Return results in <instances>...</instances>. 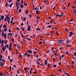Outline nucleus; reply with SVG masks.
<instances>
[{
    "mask_svg": "<svg viewBox=\"0 0 76 76\" xmlns=\"http://www.w3.org/2000/svg\"><path fill=\"white\" fill-rule=\"evenodd\" d=\"M30 55L29 54H28L27 55V57H30Z\"/></svg>",
    "mask_w": 76,
    "mask_h": 76,
    "instance_id": "47",
    "label": "nucleus"
},
{
    "mask_svg": "<svg viewBox=\"0 0 76 76\" xmlns=\"http://www.w3.org/2000/svg\"><path fill=\"white\" fill-rule=\"evenodd\" d=\"M9 49L10 51H11V48H10V46H9Z\"/></svg>",
    "mask_w": 76,
    "mask_h": 76,
    "instance_id": "36",
    "label": "nucleus"
},
{
    "mask_svg": "<svg viewBox=\"0 0 76 76\" xmlns=\"http://www.w3.org/2000/svg\"><path fill=\"white\" fill-rule=\"evenodd\" d=\"M4 64H0V66L1 67H3L4 66Z\"/></svg>",
    "mask_w": 76,
    "mask_h": 76,
    "instance_id": "38",
    "label": "nucleus"
},
{
    "mask_svg": "<svg viewBox=\"0 0 76 76\" xmlns=\"http://www.w3.org/2000/svg\"><path fill=\"white\" fill-rule=\"evenodd\" d=\"M74 54L75 56H76V52H74Z\"/></svg>",
    "mask_w": 76,
    "mask_h": 76,
    "instance_id": "46",
    "label": "nucleus"
},
{
    "mask_svg": "<svg viewBox=\"0 0 76 76\" xmlns=\"http://www.w3.org/2000/svg\"><path fill=\"white\" fill-rule=\"evenodd\" d=\"M8 16L9 15H7V21H8V23H10V18L9 17H8Z\"/></svg>",
    "mask_w": 76,
    "mask_h": 76,
    "instance_id": "1",
    "label": "nucleus"
},
{
    "mask_svg": "<svg viewBox=\"0 0 76 76\" xmlns=\"http://www.w3.org/2000/svg\"><path fill=\"white\" fill-rule=\"evenodd\" d=\"M27 4H25V1L24 2V5L25 6H26L27 5Z\"/></svg>",
    "mask_w": 76,
    "mask_h": 76,
    "instance_id": "17",
    "label": "nucleus"
},
{
    "mask_svg": "<svg viewBox=\"0 0 76 76\" xmlns=\"http://www.w3.org/2000/svg\"><path fill=\"white\" fill-rule=\"evenodd\" d=\"M12 61H13V60H12V59L10 60V61L11 63H12Z\"/></svg>",
    "mask_w": 76,
    "mask_h": 76,
    "instance_id": "59",
    "label": "nucleus"
},
{
    "mask_svg": "<svg viewBox=\"0 0 76 76\" xmlns=\"http://www.w3.org/2000/svg\"><path fill=\"white\" fill-rule=\"evenodd\" d=\"M28 53H29L30 54H32V51L31 50H28Z\"/></svg>",
    "mask_w": 76,
    "mask_h": 76,
    "instance_id": "6",
    "label": "nucleus"
},
{
    "mask_svg": "<svg viewBox=\"0 0 76 76\" xmlns=\"http://www.w3.org/2000/svg\"><path fill=\"white\" fill-rule=\"evenodd\" d=\"M30 74H32V71L31 70L30 71Z\"/></svg>",
    "mask_w": 76,
    "mask_h": 76,
    "instance_id": "57",
    "label": "nucleus"
},
{
    "mask_svg": "<svg viewBox=\"0 0 76 76\" xmlns=\"http://www.w3.org/2000/svg\"><path fill=\"white\" fill-rule=\"evenodd\" d=\"M42 42H40L39 43V45H41V44H42Z\"/></svg>",
    "mask_w": 76,
    "mask_h": 76,
    "instance_id": "42",
    "label": "nucleus"
},
{
    "mask_svg": "<svg viewBox=\"0 0 76 76\" xmlns=\"http://www.w3.org/2000/svg\"><path fill=\"white\" fill-rule=\"evenodd\" d=\"M27 30L28 31H31V26L29 25L28 26Z\"/></svg>",
    "mask_w": 76,
    "mask_h": 76,
    "instance_id": "2",
    "label": "nucleus"
},
{
    "mask_svg": "<svg viewBox=\"0 0 76 76\" xmlns=\"http://www.w3.org/2000/svg\"><path fill=\"white\" fill-rule=\"evenodd\" d=\"M7 28H5V29L4 30L5 32H6L7 31Z\"/></svg>",
    "mask_w": 76,
    "mask_h": 76,
    "instance_id": "20",
    "label": "nucleus"
},
{
    "mask_svg": "<svg viewBox=\"0 0 76 76\" xmlns=\"http://www.w3.org/2000/svg\"><path fill=\"white\" fill-rule=\"evenodd\" d=\"M2 61L4 62V63H5V61H4V60L3 59L2 60Z\"/></svg>",
    "mask_w": 76,
    "mask_h": 76,
    "instance_id": "32",
    "label": "nucleus"
},
{
    "mask_svg": "<svg viewBox=\"0 0 76 76\" xmlns=\"http://www.w3.org/2000/svg\"><path fill=\"white\" fill-rule=\"evenodd\" d=\"M12 0H9L8 1V2H12Z\"/></svg>",
    "mask_w": 76,
    "mask_h": 76,
    "instance_id": "64",
    "label": "nucleus"
},
{
    "mask_svg": "<svg viewBox=\"0 0 76 76\" xmlns=\"http://www.w3.org/2000/svg\"><path fill=\"white\" fill-rule=\"evenodd\" d=\"M29 16L30 18H31V17H32V16L30 14L29 15Z\"/></svg>",
    "mask_w": 76,
    "mask_h": 76,
    "instance_id": "51",
    "label": "nucleus"
},
{
    "mask_svg": "<svg viewBox=\"0 0 76 76\" xmlns=\"http://www.w3.org/2000/svg\"><path fill=\"white\" fill-rule=\"evenodd\" d=\"M74 11L73 12V13H76V10H73Z\"/></svg>",
    "mask_w": 76,
    "mask_h": 76,
    "instance_id": "18",
    "label": "nucleus"
},
{
    "mask_svg": "<svg viewBox=\"0 0 76 76\" xmlns=\"http://www.w3.org/2000/svg\"><path fill=\"white\" fill-rule=\"evenodd\" d=\"M6 36H7V35L6 34H4L3 37H6Z\"/></svg>",
    "mask_w": 76,
    "mask_h": 76,
    "instance_id": "35",
    "label": "nucleus"
},
{
    "mask_svg": "<svg viewBox=\"0 0 76 76\" xmlns=\"http://www.w3.org/2000/svg\"><path fill=\"white\" fill-rule=\"evenodd\" d=\"M72 9H76V7L75 6H73L72 7Z\"/></svg>",
    "mask_w": 76,
    "mask_h": 76,
    "instance_id": "31",
    "label": "nucleus"
},
{
    "mask_svg": "<svg viewBox=\"0 0 76 76\" xmlns=\"http://www.w3.org/2000/svg\"><path fill=\"white\" fill-rule=\"evenodd\" d=\"M21 4H23V3H24V2H23V0H21Z\"/></svg>",
    "mask_w": 76,
    "mask_h": 76,
    "instance_id": "30",
    "label": "nucleus"
},
{
    "mask_svg": "<svg viewBox=\"0 0 76 76\" xmlns=\"http://www.w3.org/2000/svg\"><path fill=\"white\" fill-rule=\"evenodd\" d=\"M44 2L45 3H48L49 1H46V0H45L44 1Z\"/></svg>",
    "mask_w": 76,
    "mask_h": 76,
    "instance_id": "29",
    "label": "nucleus"
},
{
    "mask_svg": "<svg viewBox=\"0 0 76 76\" xmlns=\"http://www.w3.org/2000/svg\"><path fill=\"white\" fill-rule=\"evenodd\" d=\"M7 19V16L5 17L4 20V21H5L6 20V19Z\"/></svg>",
    "mask_w": 76,
    "mask_h": 76,
    "instance_id": "33",
    "label": "nucleus"
},
{
    "mask_svg": "<svg viewBox=\"0 0 76 76\" xmlns=\"http://www.w3.org/2000/svg\"><path fill=\"white\" fill-rule=\"evenodd\" d=\"M51 28V26L49 25L47 27V28Z\"/></svg>",
    "mask_w": 76,
    "mask_h": 76,
    "instance_id": "27",
    "label": "nucleus"
},
{
    "mask_svg": "<svg viewBox=\"0 0 76 76\" xmlns=\"http://www.w3.org/2000/svg\"><path fill=\"white\" fill-rule=\"evenodd\" d=\"M4 41H5L4 42V43H7V42H8V41H7V40H6V39H5Z\"/></svg>",
    "mask_w": 76,
    "mask_h": 76,
    "instance_id": "12",
    "label": "nucleus"
},
{
    "mask_svg": "<svg viewBox=\"0 0 76 76\" xmlns=\"http://www.w3.org/2000/svg\"><path fill=\"white\" fill-rule=\"evenodd\" d=\"M25 20H26V18L24 17L23 19V21H25Z\"/></svg>",
    "mask_w": 76,
    "mask_h": 76,
    "instance_id": "37",
    "label": "nucleus"
},
{
    "mask_svg": "<svg viewBox=\"0 0 76 76\" xmlns=\"http://www.w3.org/2000/svg\"><path fill=\"white\" fill-rule=\"evenodd\" d=\"M37 19H39V17L38 16H37Z\"/></svg>",
    "mask_w": 76,
    "mask_h": 76,
    "instance_id": "56",
    "label": "nucleus"
},
{
    "mask_svg": "<svg viewBox=\"0 0 76 76\" xmlns=\"http://www.w3.org/2000/svg\"><path fill=\"white\" fill-rule=\"evenodd\" d=\"M18 3H19V2H17V1L16 2V5H18Z\"/></svg>",
    "mask_w": 76,
    "mask_h": 76,
    "instance_id": "41",
    "label": "nucleus"
},
{
    "mask_svg": "<svg viewBox=\"0 0 76 76\" xmlns=\"http://www.w3.org/2000/svg\"><path fill=\"white\" fill-rule=\"evenodd\" d=\"M18 56L19 57H22V55H19Z\"/></svg>",
    "mask_w": 76,
    "mask_h": 76,
    "instance_id": "54",
    "label": "nucleus"
},
{
    "mask_svg": "<svg viewBox=\"0 0 76 76\" xmlns=\"http://www.w3.org/2000/svg\"><path fill=\"white\" fill-rule=\"evenodd\" d=\"M9 32H11V30H10V28H9Z\"/></svg>",
    "mask_w": 76,
    "mask_h": 76,
    "instance_id": "44",
    "label": "nucleus"
},
{
    "mask_svg": "<svg viewBox=\"0 0 76 76\" xmlns=\"http://www.w3.org/2000/svg\"><path fill=\"white\" fill-rule=\"evenodd\" d=\"M12 5H13V3H12L10 5V7H11L12 6Z\"/></svg>",
    "mask_w": 76,
    "mask_h": 76,
    "instance_id": "23",
    "label": "nucleus"
},
{
    "mask_svg": "<svg viewBox=\"0 0 76 76\" xmlns=\"http://www.w3.org/2000/svg\"><path fill=\"white\" fill-rule=\"evenodd\" d=\"M10 71H12V66H10Z\"/></svg>",
    "mask_w": 76,
    "mask_h": 76,
    "instance_id": "34",
    "label": "nucleus"
},
{
    "mask_svg": "<svg viewBox=\"0 0 76 76\" xmlns=\"http://www.w3.org/2000/svg\"><path fill=\"white\" fill-rule=\"evenodd\" d=\"M12 41L13 42H14V39L12 38Z\"/></svg>",
    "mask_w": 76,
    "mask_h": 76,
    "instance_id": "53",
    "label": "nucleus"
},
{
    "mask_svg": "<svg viewBox=\"0 0 76 76\" xmlns=\"http://www.w3.org/2000/svg\"><path fill=\"white\" fill-rule=\"evenodd\" d=\"M48 67L49 68V67H50V64H48Z\"/></svg>",
    "mask_w": 76,
    "mask_h": 76,
    "instance_id": "19",
    "label": "nucleus"
},
{
    "mask_svg": "<svg viewBox=\"0 0 76 76\" xmlns=\"http://www.w3.org/2000/svg\"><path fill=\"white\" fill-rule=\"evenodd\" d=\"M17 46H18V48H19L20 47V45H17Z\"/></svg>",
    "mask_w": 76,
    "mask_h": 76,
    "instance_id": "62",
    "label": "nucleus"
},
{
    "mask_svg": "<svg viewBox=\"0 0 76 76\" xmlns=\"http://www.w3.org/2000/svg\"><path fill=\"white\" fill-rule=\"evenodd\" d=\"M56 66H57L56 65H53L54 67H56Z\"/></svg>",
    "mask_w": 76,
    "mask_h": 76,
    "instance_id": "48",
    "label": "nucleus"
},
{
    "mask_svg": "<svg viewBox=\"0 0 76 76\" xmlns=\"http://www.w3.org/2000/svg\"><path fill=\"white\" fill-rule=\"evenodd\" d=\"M36 53H37L36 52H35V51L34 52V54H35Z\"/></svg>",
    "mask_w": 76,
    "mask_h": 76,
    "instance_id": "52",
    "label": "nucleus"
},
{
    "mask_svg": "<svg viewBox=\"0 0 76 76\" xmlns=\"http://www.w3.org/2000/svg\"><path fill=\"white\" fill-rule=\"evenodd\" d=\"M58 42H59V43H63L64 42V40H58Z\"/></svg>",
    "mask_w": 76,
    "mask_h": 76,
    "instance_id": "3",
    "label": "nucleus"
},
{
    "mask_svg": "<svg viewBox=\"0 0 76 76\" xmlns=\"http://www.w3.org/2000/svg\"><path fill=\"white\" fill-rule=\"evenodd\" d=\"M70 41H71V40H69V39L67 40L66 41V43H69V42H70Z\"/></svg>",
    "mask_w": 76,
    "mask_h": 76,
    "instance_id": "11",
    "label": "nucleus"
},
{
    "mask_svg": "<svg viewBox=\"0 0 76 76\" xmlns=\"http://www.w3.org/2000/svg\"><path fill=\"white\" fill-rule=\"evenodd\" d=\"M37 9V7H36L34 9V10H36Z\"/></svg>",
    "mask_w": 76,
    "mask_h": 76,
    "instance_id": "55",
    "label": "nucleus"
},
{
    "mask_svg": "<svg viewBox=\"0 0 76 76\" xmlns=\"http://www.w3.org/2000/svg\"><path fill=\"white\" fill-rule=\"evenodd\" d=\"M58 70V71L61 72H62V71H61V69H59Z\"/></svg>",
    "mask_w": 76,
    "mask_h": 76,
    "instance_id": "45",
    "label": "nucleus"
},
{
    "mask_svg": "<svg viewBox=\"0 0 76 76\" xmlns=\"http://www.w3.org/2000/svg\"><path fill=\"white\" fill-rule=\"evenodd\" d=\"M21 12H22V10H21V9H20L19 11V13H20Z\"/></svg>",
    "mask_w": 76,
    "mask_h": 76,
    "instance_id": "28",
    "label": "nucleus"
},
{
    "mask_svg": "<svg viewBox=\"0 0 76 76\" xmlns=\"http://www.w3.org/2000/svg\"><path fill=\"white\" fill-rule=\"evenodd\" d=\"M28 12H29V11L28 10H26V13L27 14H28Z\"/></svg>",
    "mask_w": 76,
    "mask_h": 76,
    "instance_id": "16",
    "label": "nucleus"
},
{
    "mask_svg": "<svg viewBox=\"0 0 76 76\" xmlns=\"http://www.w3.org/2000/svg\"><path fill=\"white\" fill-rule=\"evenodd\" d=\"M27 39L28 40H29V41H31V39H29V38H27Z\"/></svg>",
    "mask_w": 76,
    "mask_h": 76,
    "instance_id": "25",
    "label": "nucleus"
},
{
    "mask_svg": "<svg viewBox=\"0 0 76 76\" xmlns=\"http://www.w3.org/2000/svg\"><path fill=\"white\" fill-rule=\"evenodd\" d=\"M37 23H38V22H39V20L37 19Z\"/></svg>",
    "mask_w": 76,
    "mask_h": 76,
    "instance_id": "61",
    "label": "nucleus"
},
{
    "mask_svg": "<svg viewBox=\"0 0 76 76\" xmlns=\"http://www.w3.org/2000/svg\"><path fill=\"white\" fill-rule=\"evenodd\" d=\"M53 61H56V59H55V58H53Z\"/></svg>",
    "mask_w": 76,
    "mask_h": 76,
    "instance_id": "49",
    "label": "nucleus"
},
{
    "mask_svg": "<svg viewBox=\"0 0 76 76\" xmlns=\"http://www.w3.org/2000/svg\"><path fill=\"white\" fill-rule=\"evenodd\" d=\"M3 28H4L5 29H6V26L5 25H4L3 26Z\"/></svg>",
    "mask_w": 76,
    "mask_h": 76,
    "instance_id": "24",
    "label": "nucleus"
},
{
    "mask_svg": "<svg viewBox=\"0 0 76 76\" xmlns=\"http://www.w3.org/2000/svg\"><path fill=\"white\" fill-rule=\"evenodd\" d=\"M21 36H22L23 38H24V36H23V35L22 33H21Z\"/></svg>",
    "mask_w": 76,
    "mask_h": 76,
    "instance_id": "21",
    "label": "nucleus"
},
{
    "mask_svg": "<svg viewBox=\"0 0 76 76\" xmlns=\"http://www.w3.org/2000/svg\"><path fill=\"white\" fill-rule=\"evenodd\" d=\"M36 14H39V11H38V10H37L36 11Z\"/></svg>",
    "mask_w": 76,
    "mask_h": 76,
    "instance_id": "9",
    "label": "nucleus"
},
{
    "mask_svg": "<svg viewBox=\"0 0 76 76\" xmlns=\"http://www.w3.org/2000/svg\"><path fill=\"white\" fill-rule=\"evenodd\" d=\"M8 35H11V36H12L13 35V34L11 33H10V34H8Z\"/></svg>",
    "mask_w": 76,
    "mask_h": 76,
    "instance_id": "13",
    "label": "nucleus"
},
{
    "mask_svg": "<svg viewBox=\"0 0 76 76\" xmlns=\"http://www.w3.org/2000/svg\"><path fill=\"white\" fill-rule=\"evenodd\" d=\"M4 42V40H2V41H0V43L1 44H3Z\"/></svg>",
    "mask_w": 76,
    "mask_h": 76,
    "instance_id": "15",
    "label": "nucleus"
},
{
    "mask_svg": "<svg viewBox=\"0 0 76 76\" xmlns=\"http://www.w3.org/2000/svg\"><path fill=\"white\" fill-rule=\"evenodd\" d=\"M2 57H3V56H2V55H1V56H0V58Z\"/></svg>",
    "mask_w": 76,
    "mask_h": 76,
    "instance_id": "60",
    "label": "nucleus"
},
{
    "mask_svg": "<svg viewBox=\"0 0 76 76\" xmlns=\"http://www.w3.org/2000/svg\"><path fill=\"white\" fill-rule=\"evenodd\" d=\"M66 54H67V55H69V52L68 51H67L66 53Z\"/></svg>",
    "mask_w": 76,
    "mask_h": 76,
    "instance_id": "43",
    "label": "nucleus"
},
{
    "mask_svg": "<svg viewBox=\"0 0 76 76\" xmlns=\"http://www.w3.org/2000/svg\"><path fill=\"white\" fill-rule=\"evenodd\" d=\"M59 59L60 60H61V56H60V57H59Z\"/></svg>",
    "mask_w": 76,
    "mask_h": 76,
    "instance_id": "50",
    "label": "nucleus"
},
{
    "mask_svg": "<svg viewBox=\"0 0 76 76\" xmlns=\"http://www.w3.org/2000/svg\"><path fill=\"white\" fill-rule=\"evenodd\" d=\"M56 16L57 17H58L59 18H61V16H63V15H56Z\"/></svg>",
    "mask_w": 76,
    "mask_h": 76,
    "instance_id": "4",
    "label": "nucleus"
},
{
    "mask_svg": "<svg viewBox=\"0 0 76 76\" xmlns=\"http://www.w3.org/2000/svg\"><path fill=\"white\" fill-rule=\"evenodd\" d=\"M69 34H70L69 35V37H72V35H73V32L71 31L69 33Z\"/></svg>",
    "mask_w": 76,
    "mask_h": 76,
    "instance_id": "5",
    "label": "nucleus"
},
{
    "mask_svg": "<svg viewBox=\"0 0 76 76\" xmlns=\"http://www.w3.org/2000/svg\"><path fill=\"white\" fill-rule=\"evenodd\" d=\"M2 50L3 51H5V48H4V46H3Z\"/></svg>",
    "mask_w": 76,
    "mask_h": 76,
    "instance_id": "8",
    "label": "nucleus"
},
{
    "mask_svg": "<svg viewBox=\"0 0 76 76\" xmlns=\"http://www.w3.org/2000/svg\"><path fill=\"white\" fill-rule=\"evenodd\" d=\"M36 63H37V64H38V65H39L40 64V63L38 61H36Z\"/></svg>",
    "mask_w": 76,
    "mask_h": 76,
    "instance_id": "26",
    "label": "nucleus"
},
{
    "mask_svg": "<svg viewBox=\"0 0 76 76\" xmlns=\"http://www.w3.org/2000/svg\"><path fill=\"white\" fill-rule=\"evenodd\" d=\"M25 55H26V56H27V55L28 54V53H24Z\"/></svg>",
    "mask_w": 76,
    "mask_h": 76,
    "instance_id": "40",
    "label": "nucleus"
},
{
    "mask_svg": "<svg viewBox=\"0 0 76 76\" xmlns=\"http://www.w3.org/2000/svg\"><path fill=\"white\" fill-rule=\"evenodd\" d=\"M45 62V65H47V60H46Z\"/></svg>",
    "mask_w": 76,
    "mask_h": 76,
    "instance_id": "10",
    "label": "nucleus"
},
{
    "mask_svg": "<svg viewBox=\"0 0 76 76\" xmlns=\"http://www.w3.org/2000/svg\"><path fill=\"white\" fill-rule=\"evenodd\" d=\"M37 31H41V29L40 28H37L36 29Z\"/></svg>",
    "mask_w": 76,
    "mask_h": 76,
    "instance_id": "22",
    "label": "nucleus"
},
{
    "mask_svg": "<svg viewBox=\"0 0 76 76\" xmlns=\"http://www.w3.org/2000/svg\"><path fill=\"white\" fill-rule=\"evenodd\" d=\"M4 16L2 15L1 17V20H3V19H4Z\"/></svg>",
    "mask_w": 76,
    "mask_h": 76,
    "instance_id": "7",
    "label": "nucleus"
},
{
    "mask_svg": "<svg viewBox=\"0 0 76 76\" xmlns=\"http://www.w3.org/2000/svg\"><path fill=\"white\" fill-rule=\"evenodd\" d=\"M70 3H69L68 4V7H69V6H70Z\"/></svg>",
    "mask_w": 76,
    "mask_h": 76,
    "instance_id": "58",
    "label": "nucleus"
},
{
    "mask_svg": "<svg viewBox=\"0 0 76 76\" xmlns=\"http://www.w3.org/2000/svg\"><path fill=\"white\" fill-rule=\"evenodd\" d=\"M8 3V2H7V3H6V7H7V6H7Z\"/></svg>",
    "mask_w": 76,
    "mask_h": 76,
    "instance_id": "39",
    "label": "nucleus"
},
{
    "mask_svg": "<svg viewBox=\"0 0 76 76\" xmlns=\"http://www.w3.org/2000/svg\"><path fill=\"white\" fill-rule=\"evenodd\" d=\"M20 7L22 8V9H23V5L21 4L20 5Z\"/></svg>",
    "mask_w": 76,
    "mask_h": 76,
    "instance_id": "14",
    "label": "nucleus"
},
{
    "mask_svg": "<svg viewBox=\"0 0 76 76\" xmlns=\"http://www.w3.org/2000/svg\"><path fill=\"white\" fill-rule=\"evenodd\" d=\"M21 26H23V23H21Z\"/></svg>",
    "mask_w": 76,
    "mask_h": 76,
    "instance_id": "63",
    "label": "nucleus"
}]
</instances>
